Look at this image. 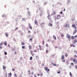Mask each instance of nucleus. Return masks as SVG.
Here are the masks:
<instances>
[{"label": "nucleus", "mask_w": 77, "mask_h": 77, "mask_svg": "<svg viewBox=\"0 0 77 77\" xmlns=\"http://www.w3.org/2000/svg\"><path fill=\"white\" fill-rule=\"evenodd\" d=\"M64 26L65 27H68V28H69V24L66 23L64 24Z\"/></svg>", "instance_id": "nucleus-1"}, {"label": "nucleus", "mask_w": 77, "mask_h": 77, "mask_svg": "<svg viewBox=\"0 0 77 77\" xmlns=\"http://www.w3.org/2000/svg\"><path fill=\"white\" fill-rule=\"evenodd\" d=\"M48 17V20H50L51 21V17L50 16V14H49L47 16Z\"/></svg>", "instance_id": "nucleus-2"}, {"label": "nucleus", "mask_w": 77, "mask_h": 77, "mask_svg": "<svg viewBox=\"0 0 77 77\" xmlns=\"http://www.w3.org/2000/svg\"><path fill=\"white\" fill-rule=\"evenodd\" d=\"M73 61L74 63H77V59H75V58H74L73 59Z\"/></svg>", "instance_id": "nucleus-3"}, {"label": "nucleus", "mask_w": 77, "mask_h": 77, "mask_svg": "<svg viewBox=\"0 0 77 77\" xmlns=\"http://www.w3.org/2000/svg\"><path fill=\"white\" fill-rule=\"evenodd\" d=\"M45 70H46L47 72H48V71H50V69H48V67H47V66H46L45 67Z\"/></svg>", "instance_id": "nucleus-4"}, {"label": "nucleus", "mask_w": 77, "mask_h": 77, "mask_svg": "<svg viewBox=\"0 0 77 77\" xmlns=\"http://www.w3.org/2000/svg\"><path fill=\"white\" fill-rule=\"evenodd\" d=\"M34 23L35 25H38V23L37 21V20H35L34 21Z\"/></svg>", "instance_id": "nucleus-5"}, {"label": "nucleus", "mask_w": 77, "mask_h": 77, "mask_svg": "<svg viewBox=\"0 0 77 77\" xmlns=\"http://www.w3.org/2000/svg\"><path fill=\"white\" fill-rule=\"evenodd\" d=\"M71 36H70V35H69L68 34H66V38H68V39H69L70 38Z\"/></svg>", "instance_id": "nucleus-6"}, {"label": "nucleus", "mask_w": 77, "mask_h": 77, "mask_svg": "<svg viewBox=\"0 0 77 77\" xmlns=\"http://www.w3.org/2000/svg\"><path fill=\"white\" fill-rule=\"evenodd\" d=\"M28 26L29 28L30 29H32V26H31V25H30V23H29Z\"/></svg>", "instance_id": "nucleus-7"}, {"label": "nucleus", "mask_w": 77, "mask_h": 77, "mask_svg": "<svg viewBox=\"0 0 77 77\" xmlns=\"http://www.w3.org/2000/svg\"><path fill=\"white\" fill-rule=\"evenodd\" d=\"M61 17L59 15H58L57 16V19H60V18Z\"/></svg>", "instance_id": "nucleus-8"}, {"label": "nucleus", "mask_w": 77, "mask_h": 77, "mask_svg": "<svg viewBox=\"0 0 77 77\" xmlns=\"http://www.w3.org/2000/svg\"><path fill=\"white\" fill-rule=\"evenodd\" d=\"M12 76V73L11 72L8 73V77H11Z\"/></svg>", "instance_id": "nucleus-9"}, {"label": "nucleus", "mask_w": 77, "mask_h": 77, "mask_svg": "<svg viewBox=\"0 0 77 77\" xmlns=\"http://www.w3.org/2000/svg\"><path fill=\"white\" fill-rule=\"evenodd\" d=\"M65 55H63L61 56V59H64L65 58Z\"/></svg>", "instance_id": "nucleus-10"}, {"label": "nucleus", "mask_w": 77, "mask_h": 77, "mask_svg": "<svg viewBox=\"0 0 77 77\" xmlns=\"http://www.w3.org/2000/svg\"><path fill=\"white\" fill-rule=\"evenodd\" d=\"M76 28H77V27H75V32H73V34H75L76 32H77V30H76Z\"/></svg>", "instance_id": "nucleus-11"}, {"label": "nucleus", "mask_w": 77, "mask_h": 77, "mask_svg": "<svg viewBox=\"0 0 77 77\" xmlns=\"http://www.w3.org/2000/svg\"><path fill=\"white\" fill-rule=\"evenodd\" d=\"M33 51H30V53H31V55L32 56H34V55H33Z\"/></svg>", "instance_id": "nucleus-12"}, {"label": "nucleus", "mask_w": 77, "mask_h": 77, "mask_svg": "<svg viewBox=\"0 0 77 77\" xmlns=\"http://www.w3.org/2000/svg\"><path fill=\"white\" fill-rule=\"evenodd\" d=\"M77 42V40H76V39H74V42H73L72 44H75V42Z\"/></svg>", "instance_id": "nucleus-13"}, {"label": "nucleus", "mask_w": 77, "mask_h": 77, "mask_svg": "<svg viewBox=\"0 0 77 77\" xmlns=\"http://www.w3.org/2000/svg\"><path fill=\"white\" fill-rule=\"evenodd\" d=\"M70 47H75V45L74 44H72L70 45Z\"/></svg>", "instance_id": "nucleus-14"}, {"label": "nucleus", "mask_w": 77, "mask_h": 77, "mask_svg": "<svg viewBox=\"0 0 77 77\" xmlns=\"http://www.w3.org/2000/svg\"><path fill=\"white\" fill-rule=\"evenodd\" d=\"M53 37L54 40H56V37L54 35H53Z\"/></svg>", "instance_id": "nucleus-15"}, {"label": "nucleus", "mask_w": 77, "mask_h": 77, "mask_svg": "<svg viewBox=\"0 0 77 77\" xmlns=\"http://www.w3.org/2000/svg\"><path fill=\"white\" fill-rule=\"evenodd\" d=\"M32 45H29V50L31 49H32Z\"/></svg>", "instance_id": "nucleus-16"}, {"label": "nucleus", "mask_w": 77, "mask_h": 77, "mask_svg": "<svg viewBox=\"0 0 77 77\" xmlns=\"http://www.w3.org/2000/svg\"><path fill=\"white\" fill-rule=\"evenodd\" d=\"M4 45H5V46H6L7 45V42H6V41H5L4 43Z\"/></svg>", "instance_id": "nucleus-17"}, {"label": "nucleus", "mask_w": 77, "mask_h": 77, "mask_svg": "<svg viewBox=\"0 0 77 77\" xmlns=\"http://www.w3.org/2000/svg\"><path fill=\"white\" fill-rule=\"evenodd\" d=\"M45 44V41L44 40H43L42 42V45H44Z\"/></svg>", "instance_id": "nucleus-18"}, {"label": "nucleus", "mask_w": 77, "mask_h": 77, "mask_svg": "<svg viewBox=\"0 0 77 77\" xmlns=\"http://www.w3.org/2000/svg\"><path fill=\"white\" fill-rule=\"evenodd\" d=\"M71 61H73V60H74V58L72 57L70 58V59Z\"/></svg>", "instance_id": "nucleus-19"}, {"label": "nucleus", "mask_w": 77, "mask_h": 77, "mask_svg": "<svg viewBox=\"0 0 77 77\" xmlns=\"http://www.w3.org/2000/svg\"><path fill=\"white\" fill-rule=\"evenodd\" d=\"M74 38L75 37L73 36H72L71 37V39H74Z\"/></svg>", "instance_id": "nucleus-20"}, {"label": "nucleus", "mask_w": 77, "mask_h": 77, "mask_svg": "<svg viewBox=\"0 0 77 77\" xmlns=\"http://www.w3.org/2000/svg\"><path fill=\"white\" fill-rule=\"evenodd\" d=\"M38 47H39V50H42V49L41 48V45H39Z\"/></svg>", "instance_id": "nucleus-21"}, {"label": "nucleus", "mask_w": 77, "mask_h": 77, "mask_svg": "<svg viewBox=\"0 0 77 77\" xmlns=\"http://www.w3.org/2000/svg\"><path fill=\"white\" fill-rule=\"evenodd\" d=\"M28 14L29 15H30V12L29 11H28Z\"/></svg>", "instance_id": "nucleus-22"}, {"label": "nucleus", "mask_w": 77, "mask_h": 77, "mask_svg": "<svg viewBox=\"0 0 77 77\" xmlns=\"http://www.w3.org/2000/svg\"><path fill=\"white\" fill-rule=\"evenodd\" d=\"M72 26L73 27H75V26L74 24H73L72 25Z\"/></svg>", "instance_id": "nucleus-23"}, {"label": "nucleus", "mask_w": 77, "mask_h": 77, "mask_svg": "<svg viewBox=\"0 0 77 77\" xmlns=\"http://www.w3.org/2000/svg\"><path fill=\"white\" fill-rule=\"evenodd\" d=\"M3 69H4L5 70V69H6V67L5 66H3Z\"/></svg>", "instance_id": "nucleus-24"}, {"label": "nucleus", "mask_w": 77, "mask_h": 77, "mask_svg": "<svg viewBox=\"0 0 77 77\" xmlns=\"http://www.w3.org/2000/svg\"><path fill=\"white\" fill-rule=\"evenodd\" d=\"M45 46L46 47H48V44L47 43H46V44Z\"/></svg>", "instance_id": "nucleus-25"}, {"label": "nucleus", "mask_w": 77, "mask_h": 77, "mask_svg": "<svg viewBox=\"0 0 77 77\" xmlns=\"http://www.w3.org/2000/svg\"><path fill=\"white\" fill-rule=\"evenodd\" d=\"M73 52L75 53V54H77V51H73Z\"/></svg>", "instance_id": "nucleus-26"}, {"label": "nucleus", "mask_w": 77, "mask_h": 77, "mask_svg": "<svg viewBox=\"0 0 77 77\" xmlns=\"http://www.w3.org/2000/svg\"><path fill=\"white\" fill-rule=\"evenodd\" d=\"M70 65H72V66H73V65H74V63H70Z\"/></svg>", "instance_id": "nucleus-27"}, {"label": "nucleus", "mask_w": 77, "mask_h": 77, "mask_svg": "<svg viewBox=\"0 0 77 77\" xmlns=\"http://www.w3.org/2000/svg\"><path fill=\"white\" fill-rule=\"evenodd\" d=\"M28 72H29L28 73L29 74V75H30V70H28Z\"/></svg>", "instance_id": "nucleus-28"}, {"label": "nucleus", "mask_w": 77, "mask_h": 77, "mask_svg": "<svg viewBox=\"0 0 77 77\" xmlns=\"http://www.w3.org/2000/svg\"><path fill=\"white\" fill-rule=\"evenodd\" d=\"M69 74H70V75L71 77H72V73H71V72H69Z\"/></svg>", "instance_id": "nucleus-29"}, {"label": "nucleus", "mask_w": 77, "mask_h": 77, "mask_svg": "<svg viewBox=\"0 0 77 77\" xmlns=\"http://www.w3.org/2000/svg\"><path fill=\"white\" fill-rule=\"evenodd\" d=\"M21 44L22 45H24V44H25V43H24L23 42H22L21 43Z\"/></svg>", "instance_id": "nucleus-30"}, {"label": "nucleus", "mask_w": 77, "mask_h": 77, "mask_svg": "<svg viewBox=\"0 0 77 77\" xmlns=\"http://www.w3.org/2000/svg\"><path fill=\"white\" fill-rule=\"evenodd\" d=\"M56 14V12L54 11L52 13V15H55Z\"/></svg>", "instance_id": "nucleus-31"}, {"label": "nucleus", "mask_w": 77, "mask_h": 77, "mask_svg": "<svg viewBox=\"0 0 77 77\" xmlns=\"http://www.w3.org/2000/svg\"><path fill=\"white\" fill-rule=\"evenodd\" d=\"M5 35L6 36H8V34L7 33H5Z\"/></svg>", "instance_id": "nucleus-32"}, {"label": "nucleus", "mask_w": 77, "mask_h": 77, "mask_svg": "<svg viewBox=\"0 0 77 77\" xmlns=\"http://www.w3.org/2000/svg\"><path fill=\"white\" fill-rule=\"evenodd\" d=\"M25 46H22V48H23V49H25Z\"/></svg>", "instance_id": "nucleus-33"}, {"label": "nucleus", "mask_w": 77, "mask_h": 77, "mask_svg": "<svg viewBox=\"0 0 77 77\" xmlns=\"http://www.w3.org/2000/svg\"><path fill=\"white\" fill-rule=\"evenodd\" d=\"M74 57L75 58V59H76V57H77V55H74Z\"/></svg>", "instance_id": "nucleus-34"}, {"label": "nucleus", "mask_w": 77, "mask_h": 77, "mask_svg": "<svg viewBox=\"0 0 77 77\" xmlns=\"http://www.w3.org/2000/svg\"><path fill=\"white\" fill-rule=\"evenodd\" d=\"M32 59L33 58L32 57H31L30 58V60H32Z\"/></svg>", "instance_id": "nucleus-35"}, {"label": "nucleus", "mask_w": 77, "mask_h": 77, "mask_svg": "<svg viewBox=\"0 0 77 77\" xmlns=\"http://www.w3.org/2000/svg\"><path fill=\"white\" fill-rule=\"evenodd\" d=\"M3 43L2 42V43H0V46H2V45H3Z\"/></svg>", "instance_id": "nucleus-36"}, {"label": "nucleus", "mask_w": 77, "mask_h": 77, "mask_svg": "<svg viewBox=\"0 0 77 77\" xmlns=\"http://www.w3.org/2000/svg\"><path fill=\"white\" fill-rule=\"evenodd\" d=\"M5 75H6V77H8V74H7V73H5Z\"/></svg>", "instance_id": "nucleus-37"}, {"label": "nucleus", "mask_w": 77, "mask_h": 77, "mask_svg": "<svg viewBox=\"0 0 77 77\" xmlns=\"http://www.w3.org/2000/svg\"><path fill=\"white\" fill-rule=\"evenodd\" d=\"M34 52L36 53V52H37V51L36 50H34Z\"/></svg>", "instance_id": "nucleus-38"}, {"label": "nucleus", "mask_w": 77, "mask_h": 77, "mask_svg": "<svg viewBox=\"0 0 77 77\" xmlns=\"http://www.w3.org/2000/svg\"><path fill=\"white\" fill-rule=\"evenodd\" d=\"M48 52V50H46V53H47Z\"/></svg>", "instance_id": "nucleus-39"}, {"label": "nucleus", "mask_w": 77, "mask_h": 77, "mask_svg": "<svg viewBox=\"0 0 77 77\" xmlns=\"http://www.w3.org/2000/svg\"><path fill=\"white\" fill-rule=\"evenodd\" d=\"M65 56L66 57H67L68 56V54H65Z\"/></svg>", "instance_id": "nucleus-40"}, {"label": "nucleus", "mask_w": 77, "mask_h": 77, "mask_svg": "<svg viewBox=\"0 0 77 77\" xmlns=\"http://www.w3.org/2000/svg\"><path fill=\"white\" fill-rule=\"evenodd\" d=\"M61 37H63L64 35L63 34H61Z\"/></svg>", "instance_id": "nucleus-41"}, {"label": "nucleus", "mask_w": 77, "mask_h": 77, "mask_svg": "<svg viewBox=\"0 0 77 77\" xmlns=\"http://www.w3.org/2000/svg\"><path fill=\"white\" fill-rule=\"evenodd\" d=\"M44 25V23H41V26H42V25Z\"/></svg>", "instance_id": "nucleus-42"}, {"label": "nucleus", "mask_w": 77, "mask_h": 77, "mask_svg": "<svg viewBox=\"0 0 77 77\" xmlns=\"http://www.w3.org/2000/svg\"><path fill=\"white\" fill-rule=\"evenodd\" d=\"M42 66H44V63H42Z\"/></svg>", "instance_id": "nucleus-43"}, {"label": "nucleus", "mask_w": 77, "mask_h": 77, "mask_svg": "<svg viewBox=\"0 0 77 77\" xmlns=\"http://www.w3.org/2000/svg\"><path fill=\"white\" fill-rule=\"evenodd\" d=\"M53 65H54V66H57V64H56L55 63H54Z\"/></svg>", "instance_id": "nucleus-44"}, {"label": "nucleus", "mask_w": 77, "mask_h": 77, "mask_svg": "<svg viewBox=\"0 0 77 77\" xmlns=\"http://www.w3.org/2000/svg\"><path fill=\"white\" fill-rule=\"evenodd\" d=\"M66 63L67 65L68 64V63H69L68 62V61H66Z\"/></svg>", "instance_id": "nucleus-45"}, {"label": "nucleus", "mask_w": 77, "mask_h": 77, "mask_svg": "<svg viewBox=\"0 0 77 77\" xmlns=\"http://www.w3.org/2000/svg\"><path fill=\"white\" fill-rule=\"evenodd\" d=\"M62 61H63V62H65V60L64 59V60H62Z\"/></svg>", "instance_id": "nucleus-46"}, {"label": "nucleus", "mask_w": 77, "mask_h": 77, "mask_svg": "<svg viewBox=\"0 0 77 77\" xmlns=\"http://www.w3.org/2000/svg\"><path fill=\"white\" fill-rule=\"evenodd\" d=\"M18 28L17 27H16L15 29V30H17L18 29Z\"/></svg>", "instance_id": "nucleus-47"}, {"label": "nucleus", "mask_w": 77, "mask_h": 77, "mask_svg": "<svg viewBox=\"0 0 77 77\" xmlns=\"http://www.w3.org/2000/svg\"><path fill=\"white\" fill-rule=\"evenodd\" d=\"M5 55H6V54H7V52H5Z\"/></svg>", "instance_id": "nucleus-48"}, {"label": "nucleus", "mask_w": 77, "mask_h": 77, "mask_svg": "<svg viewBox=\"0 0 77 77\" xmlns=\"http://www.w3.org/2000/svg\"><path fill=\"white\" fill-rule=\"evenodd\" d=\"M42 13H41V14H40V17H41V16H42Z\"/></svg>", "instance_id": "nucleus-49"}, {"label": "nucleus", "mask_w": 77, "mask_h": 77, "mask_svg": "<svg viewBox=\"0 0 77 77\" xmlns=\"http://www.w3.org/2000/svg\"><path fill=\"white\" fill-rule=\"evenodd\" d=\"M75 68L76 69H77V66L76 65L75 66Z\"/></svg>", "instance_id": "nucleus-50"}, {"label": "nucleus", "mask_w": 77, "mask_h": 77, "mask_svg": "<svg viewBox=\"0 0 77 77\" xmlns=\"http://www.w3.org/2000/svg\"><path fill=\"white\" fill-rule=\"evenodd\" d=\"M30 33V31L29 30V31H28V33Z\"/></svg>", "instance_id": "nucleus-51"}, {"label": "nucleus", "mask_w": 77, "mask_h": 77, "mask_svg": "<svg viewBox=\"0 0 77 77\" xmlns=\"http://www.w3.org/2000/svg\"><path fill=\"white\" fill-rule=\"evenodd\" d=\"M60 71L59 72H57L58 74H60Z\"/></svg>", "instance_id": "nucleus-52"}, {"label": "nucleus", "mask_w": 77, "mask_h": 77, "mask_svg": "<svg viewBox=\"0 0 77 77\" xmlns=\"http://www.w3.org/2000/svg\"><path fill=\"white\" fill-rule=\"evenodd\" d=\"M8 47H10V45H9V44H8Z\"/></svg>", "instance_id": "nucleus-53"}, {"label": "nucleus", "mask_w": 77, "mask_h": 77, "mask_svg": "<svg viewBox=\"0 0 77 77\" xmlns=\"http://www.w3.org/2000/svg\"><path fill=\"white\" fill-rule=\"evenodd\" d=\"M14 76H15V77H16V76H17V74L15 73V74L14 75Z\"/></svg>", "instance_id": "nucleus-54"}, {"label": "nucleus", "mask_w": 77, "mask_h": 77, "mask_svg": "<svg viewBox=\"0 0 77 77\" xmlns=\"http://www.w3.org/2000/svg\"><path fill=\"white\" fill-rule=\"evenodd\" d=\"M75 38H77V35H76L74 36Z\"/></svg>", "instance_id": "nucleus-55"}, {"label": "nucleus", "mask_w": 77, "mask_h": 77, "mask_svg": "<svg viewBox=\"0 0 77 77\" xmlns=\"http://www.w3.org/2000/svg\"><path fill=\"white\" fill-rule=\"evenodd\" d=\"M12 71H15V69H12Z\"/></svg>", "instance_id": "nucleus-56"}, {"label": "nucleus", "mask_w": 77, "mask_h": 77, "mask_svg": "<svg viewBox=\"0 0 77 77\" xmlns=\"http://www.w3.org/2000/svg\"><path fill=\"white\" fill-rule=\"evenodd\" d=\"M55 48H58V47H57V46H56L55 47Z\"/></svg>", "instance_id": "nucleus-57"}, {"label": "nucleus", "mask_w": 77, "mask_h": 77, "mask_svg": "<svg viewBox=\"0 0 77 77\" xmlns=\"http://www.w3.org/2000/svg\"><path fill=\"white\" fill-rule=\"evenodd\" d=\"M2 46L0 47V49H2Z\"/></svg>", "instance_id": "nucleus-58"}, {"label": "nucleus", "mask_w": 77, "mask_h": 77, "mask_svg": "<svg viewBox=\"0 0 77 77\" xmlns=\"http://www.w3.org/2000/svg\"><path fill=\"white\" fill-rule=\"evenodd\" d=\"M30 41H32V38H30Z\"/></svg>", "instance_id": "nucleus-59"}, {"label": "nucleus", "mask_w": 77, "mask_h": 77, "mask_svg": "<svg viewBox=\"0 0 77 77\" xmlns=\"http://www.w3.org/2000/svg\"><path fill=\"white\" fill-rule=\"evenodd\" d=\"M42 73L41 74V77H42Z\"/></svg>", "instance_id": "nucleus-60"}, {"label": "nucleus", "mask_w": 77, "mask_h": 77, "mask_svg": "<svg viewBox=\"0 0 77 77\" xmlns=\"http://www.w3.org/2000/svg\"><path fill=\"white\" fill-rule=\"evenodd\" d=\"M25 19L24 18H22V20H23V21H24V20H25Z\"/></svg>", "instance_id": "nucleus-61"}, {"label": "nucleus", "mask_w": 77, "mask_h": 77, "mask_svg": "<svg viewBox=\"0 0 77 77\" xmlns=\"http://www.w3.org/2000/svg\"><path fill=\"white\" fill-rule=\"evenodd\" d=\"M62 12H60V14H62Z\"/></svg>", "instance_id": "nucleus-62"}, {"label": "nucleus", "mask_w": 77, "mask_h": 77, "mask_svg": "<svg viewBox=\"0 0 77 77\" xmlns=\"http://www.w3.org/2000/svg\"><path fill=\"white\" fill-rule=\"evenodd\" d=\"M50 26H52V24H50Z\"/></svg>", "instance_id": "nucleus-63"}, {"label": "nucleus", "mask_w": 77, "mask_h": 77, "mask_svg": "<svg viewBox=\"0 0 77 77\" xmlns=\"http://www.w3.org/2000/svg\"><path fill=\"white\" fill-rule=\"evenodd\" d=\"M27 10H28L29 9V8H27Z\"/></svg>", "instance_id": "nucleus-64"}]
</instances>
